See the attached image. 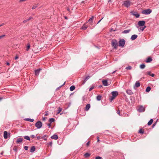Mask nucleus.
<instances>
[{
  "label": "nucleus",
  "mask_w": 159,
  "mask_h": 159,
  "mask_svg": "<svg viewBox=\"0 0 159 159\" xmlns=\"http://www.w3.org/2000/svg\"><path fill=\"white\" fill-rule=\"evenodd\" d=\"M111 45L115 49H116L118 47V43L117 41L116 40H112L111 42Z\"/></svg>",
  "instance_id": "1"
},
{
  "label": "nucleus",
  "mask_w": 159,
  "mask_h": 159,
  "mask_svg": "<svg viewBox=\"0 0 159 159\" xmlns=\"http://www.w3.org/2000/svg\"><path fill=\"white\" fill-rule=\"evenodd\" d=\"M152 12V10L151 9H148L145 10H144L142 11V13L143 14H145V15H148Z\"/></svg>",
  "instance_id": "2"
},
{
  "label": "nucleus",
  "mask_w": 159,
  "mask_h": 159,
  "mask_svg": "<svg viewBox=\"0 0 159 159\" xmlns=\"http://www.w3.org/2000/svg\"><path fill=\"white\" fill-rule=\"evenodd\" d=\"M35 125L37 129H39L42 127V123L41 121H39L35 123Z\"/></svg>",
  "instance_id": "3"
},
{
  "label": "nucleus",
  "mask_w": 159,
  "mask_h": 159,
  "mask_svg": "<svg viewBox=\"0 0 159 159\" xmlns=\"http://www.w3.org/2000/svg\"><path fill=\"white\" fill-rule=\"evenodd\" d=\"M123 5L125 7L128 8L130 6V2L129 1H125L124 2Z\"/></svg>",
  "instance_id": "4"
},
{
  "label": "nucleus",
  "mask_w": 159,
  "mask_h": 159,
  "mask_svg": "<svg viewBox=\"0 0 159 159\" xmlns=\"http://www.w3.org/2000/svg\"><path fill=\"white\" fill-rule=\"evenodd\" d=\"M125 43V41L123 39H120L119 41V45L121 47H123L124 46Z\"/></svg>",
  "instance_id": "5"
},
{
  "label": "nucleus",
  "mask_w": 159,
  "mask_h": 159,
  "mask_svg": "<svg viewBox=\"0 0 159 159\" xmlns=\"http://www.w3.org/2000/svg\"><path fill=\"white\" fill-rule=\"evenodd\" d=\"M137 110L138 111L142 112L144 111L145 108L143 106H140L137 108Z\"/></svg>",
  "instance_id": "6"
},
{
  "label": "nucleus",
  "mask_w": 159,
  "mask_h": 159,
  "mask_svg": "<svg viewBox=\"0 0 159 159\" xmlns=\"http://www.w3.org/2000/svg\"><path fill=\"white\" fill-rule=\"evenodd\" d=\"M131 13L136 18H138L140 16L139 14L136 11H132L131 12Z\"/></svg>",
  "instance_id": "7"
},
{
  "label": "nucleus",
  "mask_w": 159,
  "mask_h": 159,
  "mask_svg": "<svg viewBox=\"0 0 159 159\" xmlns=\"http://www.w3.org/2000/svg\"><path fill=\"white\" fill-rule=\"evenodd\" d=\"M145 21L143 20L139 21L138 22V25L140 26H142L144 25Z\"/></svg>",
  "instance_id": "8"
},
{
  "label": "nucleus",
  "mask_w": 159,
  "mask_h": 159,
  "mask_svg": "<svg viewBox=\"0 0 159 159\" xmlns=\"http://www.w3.org/2000/svg\"><path fill=\"white\" fill-rule=\"evenodd\" d=\"M112 96L115 98L118 95V92L116 91H113L111 93Z\"/></svg>",
  "instance_id": "9"
},
{
  "label": "nucleus",
  "mask_w": 159,
  "mask_h": 159,
  "mask_svg": "<svg viewBox=\"0 0 159 159\" xmlns=\"http://www.w3.org/2000/svg\"><path fill=\"white\" fill-rule=\"evenodd\" d=\"M137 37H138V35H137L134 34V35H132V36L131 37L130 39L132 40H134L135 39H136L137 38Z\"/></svg>",
  "instance_id": "10"
},
{
  "label": "nucleus",
  "mask_w": 159,
  "mask_h": 159,
  "mask_svg": "<svg viewBox=\"0 0 159 159\" xmlns=\"http://www.w3.org/2000/svg\"><path fill=\"white\" fill-rule=\"evenodd\" d=\"M42 69H37V70H35V75H38L40 71V70H41Z\"/></svg>",
  "instance_id": "11"
},
{
  "label": "nucleus",
  "mask_w": 159,
  "mask_h": 159,
  "mask_svg": "<svg viewBox=\"0 0 159 159\" xmlns=\"http://www.w3.org/2000/svg\"><path fill=\"white\" fill-rule=\"evenodd\" d=\"M58 138V136L56 134H54L51 137V138L52 139H54L55 140H57V139Z\"/></svg>",
  "instance_id": "12"
},
{
  "label": "nucleus",
  "mask_w": 159,
  "mask_h": 159,
  "mask_svg": "<svg viewBox=\"0 0 159 159\" xmlns=\"http://www.w3.org/2000/svg\"><path fill=\"white\" fill-rule=\"evenodd\" d=\"M90 107V104H88L86 105V106L85 107V110L86 111H88L89 110V109Z\"/></svg>",
  "instance_id": "13"
},
{
  "label": "nucleus",
  "mask_w": 159,
  "mask_h": 159,
  "mask_svg": "<svg viewBox=\"0 0 159 159\" xmlns=\"http://www.w3.org/2000/svg\"><path fill=\"white\" fill-rule=\"evenodd\" d=\"M23 140V139L22 138H19L17 139V140L16 141V143H17L21 142Z\"/></svg>",
  "instance_id": "14"
},
{
  "label": "nucleus",
  "mask_w": 159,
  "mask_h": 159,
  "mask_svg": "<svg viewBox=\"0 0 159 159\" xmlns=\"http://www.w3.org/2000/svg\"><path fill=\"white\" fill-rule=\"evenodd\" d=\"M102 83L103 85L105 86H107L108 85L107 81L106 80H103L102 81Z\"/></svg>",
  "instance_id": "15"
},
{
  "label": "nucleus",
  "mask_w": 159,
  "mask_h": 159,
  "mask_svg": "<svg viewBox=\"0 0 159 159\" xmlns=\"http://www.w3.org/2000/svg\"><path fill=\"white\" fill-rule=\"evenodd\" d=\"M94 16H92L91 17L89 20L88 22H89V23H91V25H92V23L93 22V20L94 18Z\"/></svg>",
  "instance_id": "16"
},
{
  "label": "nucleus",
  "mask_w": 159,
  "mask_h": 159,
  "mask_svg": "<svg viewBox=\"0 0 159 159\" xmlns=\"http://www.w3.org/2000/svg\"><path fill=\"white\" fill-rule=\"evenodd\" d=\"M127 93L129 95H131L133 94V93L131 90H128L126 91Z\"/></svg>",
  "instance_id": "17"
},
{
  "label": "nucleus",
  "mask_w": 159,
  "mask_h": 159,
  "mask_svg": "<svg viewBox=\"0 0 159 159\" xmlns=\"http://www.w3.org/2000/svg\"><path fill=\"white\" fill-rule=\"evenodd\" d=\"M4 137V139H7V133L6 131H5L3 133Z\"/></svg>",
  "instance_id": "18"
},
{
  "label": "nucleus",
  "mask_w": 159,
  "mask_h": 159,
  "mask_svg": "<svg viewBox=\"0 0 159 159\" xmlns=\"http://www.w3.org/2000/svg\"><path fill=\"white\" fill-rule=\"evenodd\" d=\"M87 27L88 26L84 24L81 27V29L82 30H85L87 29Z\"/></svg>",
  "instance_id": "19"
},
{
  "label": "nucleus",
  "mask_w": 159,
  "mask_h": 159,
  "mask_svg": "<svg viewBox=\"0 0 159 159\" xmlns=\"http://www.w3.org/2000/svg\"><path fill=\"white\" fill-rule=\"evenodd\" d=\"M131 30L130 29L125 30L123 31L122 33L123 34H127Z\"/></svg>",
  "instance_id": "20"
},
{
  "label": "nucleus",
  "mask_w": 159,
  "mask_h": 159,
  "mask_svg": "<svg viewBox=\"0 0 159 159\" xmlns=\"http://www.w3.org/2000/svg\"><path fill=\"white\" fill-rule=\"evenodd\" d=\"M35 150V146H33L31 147L30 152H34Z\"/></svg>",
  "instance_id": "21"
},
{
  "label": "nucleus",
  "mask_w": 159,
  "mask_h": 159,
  "mask_svg": "<svg viewBox=\"0 0 159 159\" xmlns=\"http://www.w3.org/2000/svg\"><path fill=\"white\" fill-rule=\"evenodd\" d=\"M90 78L89 76H87L85 77V79H84V82L82 83V84H84L85 82Z\"/></svg>",
  "instance_id": "22"
},
{
  "label": "nucleus",
  "mask_w": 159,
  "mask_h": 159,
  "mask_svg": "<svg viewBox=\"0 0 159 159\" xmlns=\"http://www.w3.org/2000/svg\"><path fill=\"white\" fill-rule=\"evenodd\" d=\"M152 61V59L151 57H148L146 60V62L147 63L150 62Z\"/></svg>",
  "instance_id": "23"
},
{
  "label": "nucleus",
  "mask_w": 159,
  "mask_h": 159,
  "mask_svg": "<svg viewBox=\"0 0 159 159\" xmlns=\"http://www.w3.org/2000/svg\"><path fill=\"white\" fill-rule=\"evenodd\" d=\"M24 120H25L30 121L31 122H33L34 121V120L33 119H31L29 118H25Z\"/></svg>",
  "instance_id": "24"
},
{
  "label": "nucleus",
  "mask_w": 159,
  "mask_h": 159,
  "mask_svg": "<svg viewBox=\"0 0 159 159\" xmlns=\"http://www.w3.org/2000/svg\"><path fill=\"white\" fill-rule=\"evenodd\" d=\"M135 86L136 87H138L140 86V83L137 81L135 83Z\"/></svg>",
  "instance_id": "25"
},
{
  "label": "nucleus",
  "mask_w": 159,
  "mask_h": 159,
  "mask_svg": "<svg viewBox=\"0 0 159 159\" xmlns=\"http://www.w3.org/2000/svg\"><path fill=\"white\" fill-rule=\"evenodd\" d=\"M153 122V120L152 119H151L150 120L148 121V125H151Z\"/></svg>",
  "instance_id": "26"
},
{
  "label": "nucleus",
  "mask_w": 159,
  "mask_h": 159,
  "mask_svg": "<svg viewBox=\"0 0 159 159\" xmlns=\"http://www.w3.org/2000/svg\"><path fill=\"white\" fill-rule=\"evenodd\" d=\"M75 89V87L74 86H71L70 88V89L71 91H73Z\"/></svg>",
  "instance_id": "27"
},
{
  "label": "nucleus",
  "mask_w": 159,
  "mask_h": 159,
  "mask_svg": "<svg viewBox=\"0 0 159 159\" xmlns=\"http://www.w3.org/2000/svg\"><path fill=\"white\" fill-rule=\"evenodd\" d=\"M151 89V88L149 86H148L146 89V91L147 92H149Z\"/></svg>",
  "instance_id": "28"
},
{
  "label": "nucleus",
  "mask_w": 159,
  "mask_h": 159,
  "mask_svg": "<svg viewBox=\"0 0 159 159\" xmlns=\"http://www.w3.org/2000/svg\"><path fill=\"white\" fill-rule=\"evenodd\" d=\"M101 98H102V96H101L99 95H98L97 96V98H96L97 99V100L99 101L101 100Z\"/></svg>",
  "instance_id": "29"
},
{
  "label": "nucleus",
  "mask_w": 159,
  "mask_h": 159,
  "mask_svg": "<svg viewBox=\"0 0 159 159\" xmlns=\"http://www.w3.org/2000/svg\"><path fill=\"white\" fill-rule=\"evenodd\" d=\"M24 138L25 139H27V140H30V137L28 136H24Z\"/></svg>",
  "instance_id": "30"
},
{
  "label": "nucleus",
  "mask_w": 159,
  "mask_h": 159,
  "mask_svg": "<svg viewBox=\"0 0 159 159\" xmlns=\"http://www.w3.org/2000/svg\"><path fill=\"white\" fill-rule=\"evenodd\" d=\"M54 121L55 119L53 118H51L49 119V121L51 123L52 122H53Z\"/></svg>",
  "instance_id": "31"
},
{
  "label": "nucleus",
  "mask_w": 159,
  "mask_h": 159,
  "mask_svg": "<svg viewBox=\"0 0 159 159\" xmlns=\"http://www.w3.org/2000/svg\"><path fill=\"white\" fill-rule=\"evenodd\" d=\"M32 18V17H30L29 19L25 20H24L23 21V22L24 23H25L26 22H27V21L30 20V19H31Z\"/></svg>",
  "instance_id": "32"
},
{
  "label": "nucleus",
  "mask_w": 159,
  "mask_h": 159,
  "mask_svg": "<svg viewBox=\"0 0 159 159\" xmlns=\"http://www.w3.org/2000/svg\"><path fill=\"white\" fill-rule=\"evenodd\" d=\"M145 67V66L144 64H141L140 65V67L141 69H144Z\"/></svg>",
  "instance_id": "33"
},
{
  "label": "nucleus",
  "mask_w": 159,
  "mask_h": 159,
  "mask_svg": "<svg viewBox=\"0 0 159 159\" xmlns=\"http://www.w3.org/2000/svg\"><path fill=\"white\" fill-rule=\"evenodd\" d=\"M62 109L60 107H59L58 108V109L57 110V114H59L61 111Z\"/></svg>",
  "instance_id": "34"
},
{
  "label": "nucleus",
  "mask_w": 159,
  "mask_h": 159,
  "mask_svg": "<svg viewBox=\"0 0 159 159\" xmlns=\"http://www.w3.org/2000/svg\"><path fill=\"white\" fill-rule=\"evenodd\" d=\"M115 97L112 96L111 98H110V100L111 102H112L113 100H114L115 98Z\"/></svg>",
  "instance_id": "35"
},
{
  "label": "nucleus",
  "mask_w": 159,
  "mask_h": 159,
  "mask_svg": "<svg viewBox=\"0 0 159 159\" xmlns=\"http://www.w3.org/2000/svg\"><path fill=\"white\" fill-rule=\"evenodd\" d=\"M139 133L140 134H143L144 133V131L142 129H140L139 130Z\"/></svg>",
  "instance_id": "36"
},
{
  "label": "nucleus",
  "mask_w": 159,
  "mask_h": 159,
  "mask_svg": "<svg viewBox=\"0 0 159 159\" xmlns=\"http://www.w3.org/2000/svg\"><path fill=\"white\" fill-rule=\"evenodd\" d=\"M30 44H27L26 49V50L27 51H28L29 49V48H30Z\"/></svg>",
  "instance_id": "37"
},
{
  "label": "nucleus",
  "mask_w": 159,
  "mask_h": 159,
  "mask_svg": "<svg viewBox=\"0 0 159 159\" xmlns=\"http://www.w3.org/2000/svg\"><path fill=\"white\" fill-rule=\"evenodd\" d=\"M132 69V67L131 66H129L126 67L125 69L127 70H130Z\"/></svg>",
  "instance_id": "38"
},
{
  "label": "nucleus",
  "mask_w": 159,
  "mask_h": 159,
  "mask_svg": "<svg viewBox=\"0 0 159 159\" xmlns=\"http://www.w3.org/2000/svg\"><path fill=\"white\" fill-rule=\"evenodd\" d=\"M94 86H92L89 89V91H90L92 89H93L94 88Z\"/></svg>",
  "instance_id": "39"
},
{
  "label": "nucleus",
  "mask_w": 159,
  "mask_h": 159,
  "mask_svg": "<svg viewBox=\"0 0 159 159\" xmlns=\"http://www.w3.org/2000/svg\"><path fill=\"white\" fill-rule=\"evenodd\" d=\"M84 156L85 157H89L90 156V154L88 153H86L84 154Z\"/></svg>",
  "instance_id": "40"
},
{
  "label": "nucleus",
  "mask_w": 159,
  "mask_h": 159,
  "mask_svg": "<svg viewBox=\"0 0 159 159\" xmlns=\"http://www.w3.org/2000/svg\"><path fill=\"white\" fill-rule=\"evenodd\" d=\"M37 7V5H34L33 7H32V9H35V8H36Z\"/></svg>",
  "instance_id": "41"
},
{
  "label": "nucleus",
  "mask_w": 159,
  "mask_h": 159,
  "mask_svg": "<svg viewBox=\"0 0 159 159\" xmlns=\"http://www.w3.org/2000/svg\"><path fill=\"white\" fill-rule=\"evenodd\" d=\"M5 36V35H2L0 36V39H3L4 37Z\"/></svg>",
  "instance_id": "42"
},
{
  "label": "nucleus",
  "mask_w": 159,
  "mask_h": 159,
  "mask_svg": "<svg viewBox=\"0 0 159 159\" xmlns=\"http://www.w3.org/2000/svg\"><path fill=\"white\" fill-rule=\"evenodd\" d=\"M95 159H102V158L99 156H97L95 157Z\"/></svg>",
  "instance_id": "43"
},
{
  "label": "nucleus",
  "mask_w": 159,
  "mask_h": 159,
  "mask_svg": "<svg viewBox=\"0 0 159 159\" xmlns=\"http://www.w3.org/2000/svg\"><path fill=\"white\" fill-rule=\"evenodd\" d=\"M46 135H44L41 138L43 139L44 140H47V139L46 138H44V137L45 136H46Z\"/></svg>",
  "instance_id": "44"
},
{
  "label": "nucleus",
  "mask_w": 159,
  "mask_h": 159,
  "mask_svg": "<svg viewBox=\"0 0 159 159\" xmlns=\"http://www.w3.org/2000/svg\"><path fill=\"white\" fill-rule=\"evenodd\" d=\"M157 121L156 122L154 123L153 124V125H152V128L154 127V126L156 125V123H157Z\"/></svg>",
  "instance_id": "45"
},
{
  "label": "nucleus",
  "mask_w": 159,
  "mask_h": 159,
  "mask_svg": "<svg viewBox=\"0 0 159 159\" xmlns=\"http://www.w3.org/2000/svg\"><path fill=\"white\" fill-rule=\"evenodd\" d=\"M24 148L25 150H27L28 149V147L27 146H25Z\"/></svg>",
  "instance_id": "46"
},
{
  "label": "nucleus",
  "mask_w": 159,
  "mask_h": 159,
  "mask_svg": "<svg viewBox=\"0 0 159 159\" xmlns=\"http://www.w3.org/2000/svg\"><path fill=\"white\" fill-rule=\"evenodd\" d=\"M117 114L119 115L120 116H122V114H120V111H117Z\"/></svg>",
  "instance_id": "47"
},
{
  "label": "nucleus",
  "mask_w": 159,
  "mask_h": 159,
  "mask_svg": "<svg viewBox=\"0 0 159 159\" xmlns=\"http://www.w3.org/2000/svg\"><path fill=\"white\" fill-rule=\"evenodd\" d=\"M47 125L48 126L49 128H50L51 126V123L48 124Z\"/></svg>",
  "instance_id": "48"
},
{
  "label": "nucleus",
  "mask_w": 159,
  "mask_h": 159,
  "mask_svg": "<svg viewBox=\"0 0 159 159\" xmlns=\"http://www.w3.org/2000/svg\"><path fill=\"white\" fill-rule=\"evenodd\" d=\"M146 27V26H144V27H143V28H142V29H140L142 30V31H143L144 29Z\"/></svg>",
  "instance_id": "49"
},
{
  "label": "nucleus",
  "mask_w": 159,
  "mask_h": 159,
  "mask_svg": "<svg viewBox=\"0 0 159 159\" xmlns=\"http://www.w3.org/2000/svg\"><path fill=\"white\" fill-rule=\"evenodd\" d=\"M31 137L32 138H34L35 137V136L34 135H31Z\"/></svg>",
  "instance_id": "50"
},
{
  "label": "nucleus",
  "mask_w": 159,
  "mask_h": 159,
  "mask_svg": "<svg viewBox=\"0 0 159 159\" xmlns=\"http://www.w3.org/2000/svg\"><path fill=\"white\" fill-rule=\"evenodd\" d=\"M150 75L152 77H153L154 76V74H152Z\"/></svg>",
  "instance_id": "51"
},
{
  "label": "nucleus",
  "mask_w": 159,
  "mask_h": 159,
  "mask_svg": "<svg viewBox=\"0 0 159 159\" xmlns=\"http://www.w3.org/2000/svg\"><path fill=\"white\" fill-rule=\"evenodd\" d=\"M97 142H99L100 141L99 139V138L98 136L97 137Z\"/></svg>",
  "instance_id": "52"
},
{
  "label": "nucleus",
  "mask_w": 159,
  "mask_h": 159,
  "mask_svg": "<svg viewBox=\"0 0 159 159\" xmlns=\"http://www.w3.org/2000/svg\"><path fill=\"white\" fill-rule=\"evenodd\" d=\"M37 139L39 140L41 138V137L40 136H37Z\"/></svg>",
  "instance_id": "53"
},
{
  "label": "nucleus",
  "mask_w": 159,
  "mask_h": 159,
  "mask_svg": "<svg viewBox=\"0 0 159 159\" xmlns=\"http://www.w3.org/2000/svg\"><path fill=\"white\" fill-rule=\"evenodd\" d=\"M65 84V82L63 84H62L61 86H60L59 88H60V87H61L62 86H63Z\"/></svg>",
  "instance_id": "54"
},
{
  "label": "nucleus",
  "mask_w": 159,
  "mask_h": 159,
  "mask_svg": "<svg viewBox=\"0 0 159 159\" xmlns=\"http://www.w3.org/2000/svg\"><path fill=\"white\" fill-rule=\"evenodd\" d=\"M6 64L8 66H9L10 65L9 63L8 62H6Z\"/></svg>",
  "instance_id": "55"
},
{
  "label": "nucleus",
  "mask_w": 159,
  "mask_h": 159,
  "mask_svg": "<svg viewBox=\"0 0 159 159\" xmlns=\"http://www.w3.org/2000/svg\"><path fill=\"white\" fill-rule=\"evenodd\" d=\"M26 0H20V2H23L26 1Z\"/></svg>",
  "instance_id": "56"
},
{
  "label": "nucleus",
  "mask_w": 159,
  "mask_h": 159,
  "mask_svg": "<svg viewBox=\"0 0 159 159\" xmlns=\"http://www.w3.org/2000/svg\"><path fill=\"white\" fill-rule=\"evenodd\" d=\"M52 142H50L49 143V144L51 146V145H52Z\"/></svg>",
  "instance_id": "57"
},
{
  "label": "nucleus",
  "mask_w": 159,
  "mask_h": 159,
  "mask_svg": "<svg viewBox=\"0 0 159 159\" xmlns=\"http://www.w3.org/2000/svg\"><path fill=\"white\" fill-rule=\"evenodd\" d=\"M4 24H5V23H2V24L0 25V27L3 26V25H4Z\"/></svg>",
  "instance_id": "58"
},
{
  "label": "nucleus",
  "mask_w": 159,
  "mask_h": 159,
  "mask_svg": "<svg viewBox=\"0 0 159 159\" xmlns=\"http://www.w3.org/2000/svg\"><path fill=\"white\" fill-rule=\"evenodd\" d=\"M103 18H102L100 20L98 21V22L97 23V24H98V23H99L100 21H101L102 20Z\"/></svg>",
  "instance_id": "59"
},
{
  "label": "nucleus",
  "mask_w": 159,
  "mask_h": 159,
  "mask_svg": "<svg viewBox=\"0 0 159 159\" xmlns=\"http://www.w3.org/2000/svg\"><path fill=\"white\" fill-rule=\"evenodd\" d=\"M89 141L87 143V144H86L87 145V146H88V145H89Z\"/></svg>",
  "instance_id": "60"
},
{
  "label": "nucleus",
  "mask_w": 159,
  "mask_h": 159,
  "mask_svg": "<svg viewBox=\"0 0 159 159\" xmlns=\"http://www.w3.org/2000/svg\"><path fill=\"white\" fill-rule=\"evenodd\" d=\"M116 71V70H115V71H114L112 73V74H114V73H115Z\"/></svg>",
  "instance_id": "61"
},
{
  "label": "nucleus",
  "mask_w": 159,
  "mask_h": 159,
  "mask_svg": "<svg viewBox=\"0 0 159 159\" xmlns=\"http://www.w3.org/2000/svg\"><path fill=\"white\" fill-rule=\"evenodd\" d=\"M151 74V72H148V74L150 75Z\"/></svg>",
  "instance_id": "62"
},
{
  "label": "nucleus",
  "mask_w": 159,
  "mask_h": 159,
  "mask_svg": "<svg viewBox=\"0 0 159 159\" xmlns=\"http://www.w3.org/2000/svg\"><path fill=\"white\" fill-rule=\"evenodd\" d=\"M18 58V57H17V56H16V57H15V59H17Z\"/></svg>",
  "instance_id": "63"
},
{
  "label": "nucleus",
  "mask_w": 159,
  "mask_h": 159,
  "mask_svg": "<svg viewBox=\"0 0 159 159\" xmlns=\"http://www.w3.org/2000/svg\"><path fill=\"white\" fill-rule=\"evenodd\" d=\"M47 115H48V114H47V113H46V114H45V116H47Z\"/></svg>",
  "instance_id": "64"
}]
</instances>
